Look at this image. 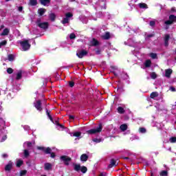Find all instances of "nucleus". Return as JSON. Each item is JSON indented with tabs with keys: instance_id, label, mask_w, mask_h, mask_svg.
Returning <instances> with one entry per match:
<instances>
[{
	"instance_id": "obj_1",
	"label": "nucleus",
	"mask_w": 176,
	"mask_h": 176,
	"mask_svg": "<svg viewBox=\"0 0 176 176\" xmlns=\"http://www.w3.org/2000/svg\"><path fill=\"white\" fill-rule=\"evenodd\" d=\"M19 43L23 52H27V50H29L30 47H31V45H30V43H28V40L19 41Z\"/></svg>"
},
{
	"instance_id": "obj_2",
	"label": "nucleus",
	"mask_w": 176,
	"mask_h": 176,
	"mask_svg": "<svg viewBox=\"0 0 176 176\" xmlns=\"http://www.w3.org/2000/svg\"><path fill=\"white\" fill-rule=\"evenodd\" d=\"M102 130V126L101 124L96 129H90L87 131L88 134H97L98 133H101Z\"/></svg>"
},
{
	"instance_id": "obj_3",
	"label": "nucleus",
	"mask_w": 176,
	"mask_h": 176,
	"mask_svg": "<svg viewBox=\"0 0 176 176\" xmlns=\"http://www.w3.org/2000/svg\"><path fill=\"white\" fill-rule=\"evenodd\" d=\"M61 162H63L65 163V166H69V162H71V157L63 155L60 157Z\"/></svg>"
},
{
	"instance_id": "obj_4",
	"label": "nucleus",
	"mask_w": 176,
	"mask_h": 176,
	"mask_svg": "<svg viewBox=\"0 0 176 176\" xmlns=\"http://www.w3.org/2000/svg\"><path fill=\"white\" fill-rule=\"evenodd\" d=\"M175 21H176V16L174 15H170L169 16V20L165 21V24H166L167 25H170L172 23H175Z\"/></svg>"
},
{
	"instance_id": "obj_5",
	"label": "nucleus",
	"mask_w": 176,
	"mask_h": 176,
	"mask_svg": "<svg viewBox=\"0 0 176 176\" xmlns=\"http://www.w3.org/2000/svg\"><path fill=\"white\" fill-rule=\"evenodd\" d=\"M86 54H87V52L85 50H78L76 53V56L78 58H82L84 56H86Z\"/></svg>"
},
{
	"instance_id": "obj_6",
	"label": "nucleus",
	"mask_w": 176,
	"mask_h": 176,
	"mask_svg": "<svg viewBox=\"0 0 176 176\" xmlns=\"http://www.w3.org/2000/svg\"><path fill=\"white\" fill-rule=\"evenodd\" d=\"M42 103L41 102V100H36L34 102V107L37 109V111H42Z\"/></svg>"
},
{
	"instance_id": "obj_7",
	"label": "nucleus",
	"mask_w": 176,
	"mask_h": 176,
	"mask_svg": "<svg viewBox=\"0 0 176 176\" xmlns=\"http://www.w3.org/2000/svg\"><path fill=\"white\" fill-rule=\"evenodd\" d=\"M96 5L101 8V9H105L106 3L105 0H101L97 2Z\"/></svg>"
},
{
	"instance_id": "obj_8",
	"label": "nucleus",
	"mask_w": 176,
	"mask_h": 176,
	"mask_svg": "<svg viewBox=\"0 0 176 176\" xmlns=\"http://www.w3.org/2000/svg\"><path fill=\"white\" fill-rule=\"evenodd\" d=\"M38 26L40 28H43V30H46V28L49 27V24L47 23V22H43V23H38Z\"/></svg>"
},
{
	"instance_id": "obj_9",
	"label": "nucleus",
	"mask_w": 176,
	"mask_h": 176,
	"mask_svg": "<svg viewBox=\"0 0 176 176\" xmlns=\"http://www.w3.org/2000/svg\"><path fill=\"white\" fill-rule=\"evenodd\" d=\"M171 74H173V69H167L165 70V76L166 78H170V76H171Z\"/></svg>"
},
{
	"instance_id": "obj_10",
	"label": "nucleus",
	"mask_w": 176,
	"mask_h": 176,
	"mask_svg": "<svg viewBox=\"0 0 176 176\" xmlns=\"http://www.w3.org/2000/svg\"><path fill=\"white\" fill-rule=\"evenodd\" d=\"M88 159H89V155L87 154H82L80 156V160L82 162H87Z\"/></svg>"
},
{
	"instance_id": "obj_11",
	"label": "nucleus",
	"mask_w": 176,
	"mask_h": 176,
	"mask_svg": "<svg viewBox=\"0 0 176 176\" xmlns=\"http://www.w3.org/2000/svg\"><path fill=\"white\" fill-rule=\"evenodd\" d=\"M13 166V162H10L5 168L6 171H10V170L12 169V167Z\"/></svg>"
},
{
	"instance_id": "obj_12",
	"label": "nucleus",
	"mask_w": 176,
	"mask_h": 176,
	"mask_svg": "<svg viewBox=\"0 0 176 176\" xmlns=\"http://www.w3.org/2000/svg\"><path fill=\"white\" fill-rule=\"evenodd\" d=\"M52 167H53V165H52V164H50V163H45L44 164V168H45V170H47V171H49V170H52Z\"/></svg>"
},
{
	"instance_id": "obj_13",
	"label": "nucleus",
	"mask_w": 176,
	"mask_h": 176,
	"mask_svg": "<svg viewBox=\"0 0 176 176\" xmlns=\"http://www.w3.org/2000/svg\"><path fill=\"white\" fill-rule=\"evenodd\" d=\"M118 166V163L114 160H111L110 164L109 165V168H112V167H116Z\"/></svg>"
},
{
	"instance_id": "obj_14",
	"label": "nucleus",
	"mask_w": 176,
	"mask_h": 176,
	"mask_svg": "<svg viewBox=\"0 0 176 176\" xmlns=\"http://www.w3.org/2000/svg\"><path fill=\"white\" fill-rule=\"evenodd\" d=\"M9 32H10V30H9L8 28H6L3 30L1 35V36H5L6 35H9Z\"/></svg>"
},
{
	"instance_id": "obj_15",
	"label": "nucleus",
	"mask_w": 176,
	"mask_h": 176,
	"mask_svg": "<svg viewBox=\"0 0 176 176\" xmlns=\"http://www.w3.org/2000/svg\"><path fill=\"white\" fill-rule=\"evenodd\" d=\"M23 146H24V148H28V149H30V148H31V146H32V143H31L30 142H26L23 144Z\"/></svg>"
},
{
	"instance_id": "obj_16",
	"label": "nucleus",
	"mask_w": 176,
	"mask_h": 176,
	"mask_svg": "<svg viewBox=\"0 0 176 176\" xmlns=\"http://www.w3.org/2000/svg\"><path fill=\"white\" fill-rule=\"evenodd\" d=\"M170 39V35L166 34L164 37L165 46H168V40Z\"/></svg>"
},
{
	"instance_id": "obj_17",
	"label": "nucleus",
	"mask_w": 176,
	"mask_h": 176,
	"mask_svg": "<svg viewBox=\"0 0 176 176\" xmlns=\"http://www.w3.org/2000/svg\"><path fill=\"white\" fill-rule=\"evenodd\" d=\"M151 64H152V62L151 61V60H146L144 63V65L146 68L151 67Z\"/></svg>"
},
{
	"instance_id": "obj_18",
	"label": "nucleus",
	"mask_w": 176,
	"mask_h": 176,
	"mask_svg": "<svg viewBox=\"0 0 176 176\" xmlns=\"http://www.w3.org/2000/svg\"><path fill=\"white\" fill-rule=\"evenodd\" d=\"M46 12V10H45V8H40L38 10V14H40V16H43V14Z\"/></svg>"
},
{
	"instance_id": "obj_19",
	"label": "nucleus",
	"mask_w": 176,
	"mask_h": 176,
	"mask_svg": "<svg viewBox=\"0 0 176 176\" xmlns=\"http://www.w3.org/2000/svg\"><path fill=\"white\" fill-rule=\"evenodd\" d=\"M91 46H97V45H98V41L94 38L91 41Z\"/></svg>"
},
{
	"instance_id": "obj_20",
	"label": "nucleus",
	"mask_w": 176,
	"mask_h": 176,
	"mask_svg": "<svg viewBox=\"0 0 176 176\" xmlns=\"http://www.w3.org/2000/svg\"><path fill=\"white\" fill-rule=\"evenodd\" d=\"M29 3L31 5V6H35L38 3V1L36 0H30Z\"/></svg>"
},
{
	"instance_id": "obj_21",
	"label": "nucleus",
	"mask_w": 176,
	"mask_h": 176,
	"mask_svg": "<svg viewBox=\"0 0 176 176\" xmlns=\"http://www.w3.org/2000/svg\"><path fill=\"white\" fill-rule=\"evenodd\" d=\"M80 168H81L80 164H74L75 171H80Z\"/></svg>"
},
{
	"instance_id": "obj_22",
	"label": "nucleus",
	"mask_w": 176,
	"mask_h": 176,
	"mask_svg": "<svg viewBox=\"0 0 176 176\" xmlns=\"http://www.w3.org/2000/svg\"><path fill=\"white\" fill-rule=\"evenodd\" d=\"M23 75V72L19 71L18 72L17 74H16V79L19 80L20 79H21V76Z\"/></svg>"
},
{
	"instance_id": "obj_23",
	"label": "nucleus",
	"mask_w": 176,
	"mask_h": 176,
	"mask_svg": "<svg viewBox=\"0 0 176 176\" xmlns=\"http://www.w3.org/2000/svg\"><path fill=\"white\" fill-rule=\"evenodd\" d=\"M120 130H122V131H126V130H127V125L126 124H122L120 126Z\"/></svg>"
},
{
	"instance_id": "obj_24",
	"label": "nucleus",
	"mask_w": 176,
	"mask_h": 176,
	"mask_svg": "<svg viewBox=\"0 0 176 176\" xmlns=\"http://www.w3.org/2000/svg\"><path fill=\"white\" fill-rule=\"evenodd\" d=\"M50 2V1H49V0H41V5H43L44 6H46V5L49 4Z\"/></svg>"
},
{
	"instance_id": "obj_25",
	"label": "nucleus",
	"mask_w": 176,
	"mask_h": 176,
	"mask_svg": "<svg viewBox=\"0 0 176 176\" xmlns=\"http://www.w3.org/2000/svg\"><path fill=\"white\" fill-rule=\"evenodd\" d=\"M139 7L141 9H148V6L145 3H139Z\"/></svg>"
},
{
	"instance_id": "obj_26",
	"label": "nucleus",
	"mask_w": 176,
	"mask_h": 176,
	"mask_svg": "<svg viewBox=\"0 0 176 176\" xmlns=\"http://www.w3.org/2000/svg\"><path fill=\"white\" fill-rule=\"evenodd\" d=\"M23 162L21 160H16V167H21L23 164Z\"/></svg>"
},
{
	"instance_id": "obj_27",
	"label": "nucleus",
	"mask_w": 176,
	"mask_h": 176,
	"mask_svg": "<svg viewBox=\"0 0 176 176\" xmlns=\"http://www.w3.org/2000/svg\"><path fill=\"white\" fill-rule=\"evenodd\" d=\"M159 94L157 92H153L151 94V98H156V97H158Z\"/></svg>"
},
{
	"instance_id": "obj_28",
	"label": "nucleus",
	"mask_w": 176,
	"mask_h": 176,
	"mask_svg": "<svg viewBox=\"0 0 176 176\" xmlns=\"http://www.w3.org/2000/svg\"><path fill=\"white\" fill-rule=\"evenodd\" d=\"M80 170L83 174L87 172V168L86 166H82Z\"/></svg>"
},
{
	"instance_id": "obj_29",
	"label": "nucleus",
	"mask_w": 176,
	"mask_h": 176,
	"mask_svg": "<svg viewBox=\"0 0 176 176\" xmlns=\"http://www.w3.org/2000/svg\"><path fill=\"white\" fill-rule=\"evenodd\" d=\"M50 19L52 20V21H54V20H56V14H54V13H51L50 14Z\"/></svg>"
},
{
	"instance_id": "obj_30",
	"label": "nucleus",
	"mask_w": 176,
	"mask_h": 176,
	"mask_svg": "<svg viewBox=\"0 0 176 176\" xmlns=\"http://www.w3.org/2000/svg\"><path fill=\"white\" fill-rule=\"evenodd\" d=\"M118 113H124V109H123L122 107H119L118 108Z\"/></svg>"
},
{
	"instance_id": "obj_31",
	"label": "nucleus",
	"mask_w": 176,
	"mask_h": 176,
	"mask_svg": "<svg viewBox=\"0 0 176 176\" xmlns=\"http://www.w3.org/2000/svg\"><path fill=\"white\" fill-rule=\"evenodd\" d=\"M94 142H96V144H98L102 141V139L101 138H94L93 139Z\"/></svg>"
},
{
	"instance_id": "obj_32",
	"label": "nucleus",
	"mask_w": 176,
	"mask_h": 176,
	"mask_svg": "<svg viewBox=\"0 0 176 176\" xmlns=\"http://www.w3.org/2000/svg\"><path fill=\"white\" fill-rule=\"evenodd\" d=\"M109 36V33L107 32L105 34L102 36V38H103V39H108Z\"/></svg>"
},
{
	"instance_id": "obj_33",
	"label": "nucleus",
	"mask_w": 176,
	"mask_h": 176,
	"mask_svg": "<svg viewBox=\"0 0 176 176\" xmlns=\"http://www.w3.org/2000/svg\"><path fill=\"white\" fill-rule=\"evenodd\" d=\"M44 152L46 153H52V149L49 147L44 148Z\"/></svg>"
},
{
	"instance_id": "obj_34",
	"label": "nucleus",
	"mask_w": 176,
	"mask_h": 176,
	"mask_svg": "<svg viewBox=\"0 0 176 176\" xmlns=\"http://www.w3.org/2000/svg\"><path fill=\"white\" fill-rule=\"evenodd\" d=\"M69 19L67 17H65V19H63V20L62 21L63 24H67V23H69Z\"/></svg>"
},
{
	"instance_id": "obj_35",
	"label": "nucleus",
	"mask_w": 176,
	"mask_h": 176,
	"mask_svg": "<svg viewBox=\"0 0 176 176\" xmlns=\"http://www.w3.org/2000/svg\"><path fill=\"white\" fill-rule=\"evenodd\" d=\"M55 124L59 127L58 129H64V126L61 125L60 123H58V121L55 122Z\"/></svg>"
},
{
	"instance_id": "obj_36",
	"label": "nucleus",
	"mask_w": 176,
	"mask_h": 176,
	"mask_svg": "<svg viewBox=\"0 0 176 176\" xmlns=\"http://www.w3.org/2000/svg\"><path fill=\"white\" fill-rule=\"evenodd\" d=\"M8 60L9 61H13L14 60V56L12 54L8 55Z\"/></svg>"
},
{
	"instance_id": "obj_37",
	"label": "nucleus",
	"mask_w": 176,
	"mask_h": 176,
	"mask_svg": "<svg viewBox=\"0 0 176 176\" xmlns=\"http://www.w3.org/2000/svg\"><path fill=\"white\" fill-rule=\"evenodd\" d=\"M24 156L25 157H28V156H30V153L28 152V150L27 149L24 150Z\"/></svg>"
},
{
	"instance_id": "obj_38",
	"label": "nucleus",
	"mask_w": 176,
	"mask_h": 176,
	"mask_svg": "<svg viewBox=\"0 0 176 176\" xmlns=\"http://www.w3.org/2000/svg\"><path fill=\"white\" fill-rule=\"evenodd\" d=\"M149 56L151 58H156L157 57V55L155 53H151L149 54Z\"/></svg>"
},
{
	"instance_id": "obj_39",
	"label": "nucleus",
	"mask_w": 176,
	"mask_h": 176,
	"mask_svg": "<svg viewBox=\"0 0 176 176\" xmlns=\"http://www.w3.org/2000/svg\"><path fill=\"white\" fill-rule=\"evenodd\" d=\"M80 134H82L80 132H76L73 133V137H80Z\"/></svg>"
},
{
	"instance_id": "obj_40",
	"label": "nucleus",
	"mask_w": 176,
	"mask_h": 176,
	"mask_svg": "<svg viewBox=\"0 0 176 176\" xmlns=\"http://www.w3.org/2000/svg\"><path fill=\"white\" fill-rule=\"evenodd\" d=\"M6 43H8V42L6 41H3L0 42V47H2V46H5V45H6Z\"/></svg>"
},
{
	"instance_id": "obj_41",
	"label": "nucleus",
	"mask_w": 176,
	"mask_h": 176,
	"mask_svg": "<svg viewBox=\"0 0 176 176\" xmlns=\"http://www.w3.org/2000/svg\"><path fill=\"white\" fill-rule=\"evenodd\" d=\"M169 141H170V142H171V143H175V142H176V138H174V137L170 138L169 139Z\"/></svg>"
},
{
	"instance_id": "obj_42",
	"label": "nucleus",
	"mask_w": 176,
	"mask_h": 176,
	"mask_svg": "<svg viewBox=\"0 0 176 176\" xmlns=\"http://www.w3.org/2000/svg\"><path fill=\"white\" fill-rule=\"evenodd\" d=\"M25 174H27V170H21L20 172V176H24V175H25Z\"/></svg>"
},
{
	"instance_id": "obj_43",
	"label": "nucleus",
	"mask_w": 176,
	"mask_h": 176,
	"mask_svg": "<svg viewBox=\"0 0 176 176\" xmlns=\"http://www.w3.org/2000/svg\"><path fill=\"white\" fill-rule=\"evenodd\" d=\"M167 171L166 170H164V171H162L161 173H160V175L161 176H167Z\"/></svg>"
},
{
	"instance_id": "obj_44",
	"label": "nucleus",
	"mask_w": 176,
	"mask_h": 176,
	"mask_svg": "<svg viewBox=\"0 0 176 176\" xmlns=\"http://www.w3.org/2000/svg\"><path fill=\"white\" fill-rule=\"evenodd\" d=\"M139 131L140 133H146V129H145V128H140L139 129Z\"/></svg>"
},
{
	"instance_id": "obj_45",
	"label": "nucleus",
	"mask_w": 176,
	"mask_h": 176,
	"mask_svg": "<svg viewBox=\"0 0 176 176\" xmlns=\"http://www.w3.org/2000/svg\"><path fill=\"white\" fill-rule=\"evenodd\" d=\"M8 74H13V69L9 67L7 69Z\"/></svg>"
},
{
	"instance_id": "obj_46",
	"label": "nucleus",
	"mask_w": 176,
	"mask_h": 176,
	"mask_svg": "<svg viewBox=\"0 0 176 176\" xmlns=\"http://www.w3.org/2000/svg\"><path fill=\"white\" fill-rule=\"evenodd\" d=\"M70 39H75V38H76V35H75V34L72 33L69 36Z\"/></svg>"
},
{
	"instance_id": "obj_47",
	"label": "nucleus",
	"mask_w": 176,
	"mask_h": 176,
	"mask_svg": "<svg viewBox=\"0 0 176 176\" xmlns=\"http://www.w3.org/2000/svg\"><path fill=\"white\" fill-rule=\"evenodd\" d=\"M151 76L152 79H156V77H157L156 74L153 72L151 74Z\"/></svg>"
},
{
	"instance_id": "obj_48",
	"label": "nucleus",
	"mask_w": 176,
	"mask_h": 176,
	"mask_svg": "<svg viewBox=\"0 0 176 176\" xmlns=\"http://www.w3.org/2000/svg\"><path fill=\"white\" fill-rule=\"evenodd\" d=\"M74 85H75V83H74V82H72V81H70V82H69V86L70 87H74Z\"/></svg>"
},
{
	"instance_id": "obj_49",
	"label": "nucleus",
	"mask_w": 176,
	"mask_h": 176,
	"mask_svg": "<svg viewBox=\"0 0 176 176\" xmlns=\"http://www.w3.org/2000/svg\"><path fill=\"white\" fill-rule=\"evenodd\" d=\"M37 149L39 151H43V152L45 151V147L43 146H37Z\"/></svg>"
},
{
	"instance_id": "obj_50",
	"label": "nucleus",
	"mask_w": 176,
	"mask_h": 176,
	"mask_svg": "<svg viewBox=\"0 0 176 176\" xmlns=\"http://www.w3.org/2000/svg\"><path fill=\"white\" fill-rule=\"evenodd\" d=\"M66 17H67L69 19L72 17V14H71L70 12L67 13L66 14Z\"/></svg>"
},
{
	"instance_id": "obj_51",
	"label": "nucleus",
	"mask_w": 176,
	"mask_h": 176,
	"mask_svg": "<svg viewBox=\"0 0 176 176\" xmlns=\"http://www.w3.org/2000/svg\"><path fill=\"white\" fill-rule=\"evenodd\" d=\"M155 24H156V22H155V21H150V25L151 27H153V25H155Z\"/></svg>"
},
{
	"instance_id": "obj_52",
	"label": "nucleus",
	"mask_w": 176,
	"mask_h": 176,
	"mask_svg": "<svg viewBox=\"0 0 176 176\" xmlns=\"http://www.w3.org/2000/svg\"><path fill=\"white\" fill-rule=\"evenodd\" d=\"M47 115H48L49 118L50 119V120H52V122H53V118H52V116H50V114L49 113V111H47Z\"/></svg>"
},
{
	"instance_id": "obj_53",
	"label": "nucleus",
	"mask_w": 176,
	"mask_h": 176,
	"mask_svg": "<svg viewBox=\"0 0 176 176\" xmlns=\"http://www.w3.org/2000/svg\"><path fill=\"white\" fill-rule=\"evenodd\" d=\"M50 156H51V157H52V158L56 157V155L54 154V153H52Z\"/></svg>"
},
{
	"instance_id": "obj_54",
	"label": "nucleus",
	"mask_w": 176,
	"mask_h": 176,
	"mask_svg": "<svg viewBox=\"0 0 176 176\" xmlns=\"http://www.w3.org/2000/svg\"><path fill=\"white\" fill-rule=\"evenodd\" d=\"M23 129H25V130H30V126H25L23 127Z\"/></svg>"
},
{
	"instance_id": "obj_55",
	"label": "nucleus",
	"mask_w": 176,
	"mask_h": 176,
	"mask_svg": "<svg viewBox=\"0 0 176 176\" xmlns=\"http://www.w3.org/2000/svg\"><path fill=\"white\" fill-rule=\"evenodd\" d=\"M18 10L19 12H23V7H19Z\"/></svg>"
},
{
	"instance_id": "obj_56",
	"label": "nucleus",
	"mask_w": 176,
	"mask_h": 176,
	"mask_svg": "<svg viewBox=\"0 0 176 176\" xmlns=\"http://www.w3.org/2000/svg\"><path fill=\"white\" fill-rule=\"evenodd\" d=\"M170 90H171V91H175V88L172 87L170 88Z\"/></svg>"
},
{
	"instance_id": "obj_57",
	"label": "nucleus",
	"mask_w": 176,
	"mask_h": 176,
	"mask_svg": "<svg viewBox=\"0 0 176 176\" xmlns=\"http://www.w3.org/2000/svg\"><path fill=\"white\" fill-rule=\"evenodd\" d=\"M2 157H3V158L8 157V154H3Z\"/></svg>"
},
{
	"instance_id": "obj_58",
	"label": "nucleus",
	"mask_w": 176,
	"mask_h": 176,
	"mask_svg": "<svg viewBox=\"0 0 176 176\" xmlns=\"http://www.w3.org/2000/svg\"><path fill=\"white\" fill-rule=\"evenodd\" d=\"M100 52L101 51H100L99 50L96 51V54H100Z\"/></svg>"
},
{
	"instance_id": "obj_59",
	"label": "nucleus",
	"mask_w": 176,
	"mask_h": 176,
	"mask_svg": "<svg viewBox=\"0 0 176 176\" xmlns=\"http://www.w3.org/2000/svg\"><path fill=\"white\" fill-rule=\"evenodd\" d=\"M171 12H176L175 8H172V9H171Z\"/></svg>"
},
{
	"instance_id": "obj_60",
	"label": "nucleus",
	"mask_w": 176,
	"mask_h": 176,
	"mask_svg": "<svg viewBox=\"0 0 176 176\" xmlns=\"http://www.w3.org/2000/svg\"><path fill=\"white\" fill-rule=\"evenodd\" d=\"M5 28L4 25H1V28H0V31H1V30H3V28Z\"/></svg>"
},
{
	"instance_id": "obj_61",
	"label": "nucleus",
	"mask_w": 176,
	"mask_h": 176,
	"mask_svg": "<svg viewBox=\"0 0 176 176\" xmlns=\"http://www.w3.org/2000/svg\"><path fill=\"white\" fill-rule=\"evenodd\" d=\"M69 119H74V116H69Z\"/></svg>"
},
{
	"instance_id": "obj_62",
	"label": "nucleus",
	"mask_w": 176,
	"mask_h": 176,
	"mask_svg": "<svg viewBox=\"0 0 176 176\" xmlns=\"http://www.w3.org/2000/svg\"><path fill=\"white\" fill-rule=\"evenodd\" d=\"M6 136H4L3 138V140H2V141H5V140H6Z\"/></svg>"
},
{
	"instance_id": "obj_63",
	"label": "nucleus",
	"mask_w": 176,
	"mask_h": 176,
	"mask_svg": "<svg viewBox=\"0 0 176 176\" xmlns=\"http://www.w3.org/2000/svg\"><path fill=\"white\" fill-rule=\"evenodd\" d=\"M0 111H2V106L0 105Z\"/></svg>"
},
{
	"instance_id": "obj_64",
	"label": "nucleus",
	"mask_w": 176,
	"mask_h": 176,
	"mask_svg": "<svg viewBox=\"0 0 176 176\" xmlns=\"http://www.w3.org/2000/svg\"><path fill=\"white\" fill-rule=\"evenodd\" d=\"M124 159L127 160V159H129V157H124Z\"/></svg>"
}]
</instances>
